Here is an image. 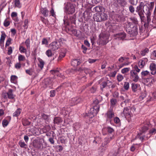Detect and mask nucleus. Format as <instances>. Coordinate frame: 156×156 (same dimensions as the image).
<instances>
[{"mask_svg": "<svg viewBox=\"0 0 156 156\" xmlns=\"http://www.w3.org/2000/svg\"><path fill=\"white\" fill-rule=\"evenodd\" d=\"M34 147L40 149H43L47 146L46 143L44 138H39L34 140L33 142Z\"/></svg>", "mask_w": 156, "mask_h": 156, "instance_id": "1", "label": "nucleus"}, {"mask_svg": "<svg viewBox=\"0 0 156 156\" xmlns=\"http://www.w3.org/2000/svg\"><path fill=\"white\" fill-rule=\"evenodd\" d=\"M76 5L70 2H67L64 5V12L67 14H72L75 12Z\"/></svg>", "mask_w": 156, "mask_h": 156, "instance_id": "2", "label": "nucleus"}, {"mask_svg": "<svg viewBox=\"0 0 156 156\" xmlns=\"http://www.w3.org/2000/svg\"><path fill=\"white\" fill-rule=\"evenodd\" d=\"M147 5H144L143 2H141L136 8V12L137 13L141 19L144 17V13L145 12V9Z\"/></svg>", "mask_w": 156, "mask_h": 156, "instance_id": "3", "label": "nucleus"}, {"mask_svg": "<svg viewBox=\"0 0 156 156\" xmlns=\"http://www.w3.org/2000/svg\"><path fill=\"white\" fill-rule=\"evenodd\" d=\"M108 16L105 12L96 13L94 16V19L95 21L101 22L107 20Z\"/></svg>", "mask_w": 156, "mask_h": 156, "instance_id": "4", "label": "nucleus"}, {"mask_svg": "<svg viewBox=\"0 0 156 156\" xmlns=\"http://www.w3.org/2000/svg\"><path fill=\"white\" fill-rule=\"evenodd\" d=\"M108 36L103 33H101L99 36V38L97 41V43L99 45L102 46L105 45L108 42Z\"/></svg>", "mask_w": 156, "mask_h": 156, "instance_id": "5", "label": "nucleus"}, {"mask_svg": "<svg viewBox=\"0 0 156 156\" xmlns=\"http://www.w3.org/2000/svg\"><path fill=\"white\" fill-rule=\"evenodd\" d=\"M99 109V105H96L93 106V107L91 108L90 110V112L88 116L90 118H92L95 115H96L98 113Z\"/></svg>", "mask_w": 156, "mask_h": 156, "instance_id": "6", "label": "nucleus"}, {"mask_svg": "<svg viewBox=\"0 0 156 156\" xmlns=\"http://www.w3.org/2000/svg\"><path fill=\"white\" fill-rule=\"evenodd\" d=\"M122 114L126 119L131 118L133 116L132 112L130 111V107L124 108Z\"/></svg>", "mask_w": 156, "mask_h": 156, "instance_id": "7", "label": "nucleus"}, {"mask_svg": "<svg viewBox=\"0 0 156 156\" xmlns=\"http://www.w3.org/2000/svg\"><path fill=\"white\" fill-rule=\"evenodd\" d=\"M130 79L134 82H137L139 79L138 73L134 70H131L130 72Z\"/></svg>", "mask_w": 156, "mask_h": 156, "instance_id": "8", "label": "nucleus"}, {"mask_svg": "<svg viewBox=\"0 0 156 156\" xmlns=\"http://www.w3.org/2000/svg\"><path fill=\"white\" fill-rule=\"evenodd\" d=\"M82 101V99L79 97L72 98L69 100V103L72 106L75 105Z\"/></svg>", "mask_w": 156, "mask_h": 156, "instance_id": "9", "label": "nucleus"}, {"mask_svg": "<svg viewBox=\"0 0 156 156\" xmlns=\"http://www.w3.org/2000/svg\"><path fill=\"white\" fill-rule=\"evenodd\" d=\"M61 46V44L59 42L54 41L51 43L49 45L50 48L52 51H55L59 48Z\"/></svg>", "mask_w": 156, "mask_h": 156, "instance_id": "10", "label": "nucleus"}, {"mask_svg": "<svg viewBox=\"0 0 156 156\" xmlns=\"http://www.w3.org/2000/svg\"><path fill=\"white\" fill-rule=\"evenodd\" d=\"M42 86L44 88L51 87L52 86L51 81L49 78L44 79L42 82Z\"/></svg>", "mask_w": 156, "mask_h": 156, "instance_id": "11", "label": "nucleus"}, {"mask_svg": "<svg viewBox=\"0 0 156 156\" xmlns=\"http://www.w3.org/2000/svg\"><path fill=\"white\" fill-rule=\"evenodd\" d=\"M126 34L124 32L116 34L114 35L115 39L119 40H123L126 37Z\"/></svg>", "mask_w": 156, "mask_h": 156, "instance_id": "12", "label": "nucleus"}, {"mask_svg": "<svg viewBox=\"0 0 156 156\" xmlns=\"http://www.w3.org/2000/svg\"><path fill=\"white\" fill-rule=\"evenodd\" d=\"M147 17V21L148 23L150 22L151 19V10L148 7L147 5L145 9V12Z\"/></svg>", "mask_w": 156, "mask_h": 156, "instance_id": "13", "label": "nucleus"}, {"mask_svg": "<svg viewBox=\"0 0 156 156\" xmlns=\"http://www.w3.org/2000/svg\"><path fill=\"white\" fill-rule=\"evenodd\" d=\"M113 137H106L105 139L104 142L102 144V146L103 147L102 149H104V150H106L107 148V147L106 146L109 143L110 141L113 139Z\"/></svg>", "mask_w": 156, "mask_h": 156, "instance_id": "14", "label": "nucleus"}, {"mask_svg": "<svg viewBox=\"0 0 156 156\" xmlns=\"http://www.w3.org/2000/svg\"><path fill=\"white\" fill-rule=\"evenodd\" d=\"M148 62V59L146 58H143L138 62V66L140 68H143Z\"/></svg>", "mask_w": 156, "mask_h": 156, "instance_id": "15", "label": "nucleus"}, {"mask_svg": "<svg viewBox=\"0 0 156 156\" xmlns=\"http://www.w3.org/2000/svg\"><path fill=\"white\" fill-rule=\"evenodd\" d=\"M128 33L132 36H136L138 34L137 27L136 26H133Z\"/></svg>", "mask_w": 156, "mask_h": 156, "instance_id": "16", "label": "nucleus"}, {"mask_svg": "<svg viewBox=\"0 0 156 156\" xmlns=\"http://www.w3.org/2000/svg\"><path fill=\"white\" fill-rule=\"evenodd\" d=\"M131 23L129 21H127L124 24V28L126 30V31L128 33L130 32V30L132 28L131 27Z\"/></svg>", "mask_w": 156, "mask_h": 156, "instance_id": "17", "label": "nucleus"}, {"mask_svg": "<svg viewBox=\"0 0 156 156\" xmlns=\"http://www.w3.org/2000/svg\"><path fill=\"white\" fill-rule=\"evenodd\" d=\"M149 68L151 71V73L152 75L156 74V65L155 63H151L150 65Z\"/></svg>", "mask_w": 156, "mask_h": 156, "instance_id": "18", "label": "nucleus"}, {"mask_svg": "<svg viewBox=\"0 0 156 156\" xmlns=\"http://www.w3.org/2000/svg\"><path fill=\"white\" fill-rule=\"evenodd\" d=\"M107 119H112L114 116V113L112 110H109L105 114Z\"/></svg>", "mask_w": 156, "mask_h": 156, "instance_id": "19", "label": "nucleus"}, {"mask_svg": "<svg viewBox=\"0 0 156 156\" xmlns=\"http://www.w3.org/2000/svg\"><path fill=\"white\" fill-rule=\"evenodd\" d=\"M132 88L133 91L134 92H136L139 90L140 87L139 84L132 83Z\"/></svg>", "mask_w": 156, "mask_h": 156, "instance_id": "20", "label": "nucleus"}, {"mask_svg": "<svg viewBox=\"0 0 156 156\" xmlns=\"http://www.w3.org/2000/svg\"><path fill=\"white\" fill-rule=\"evenodd\" d=\"M10 119L11 118L9 116L2 121V125L3 127H5L7 126Z\"/></svg>", "mask_w": 156, "mask_h": 156, "instance_id": "21", "label": "nucleus"}, {"mask_svg": "<svg viewBox=\"0 0 156 156\" xmlns=\"http://www.w3.org/2000/svg\"><path fill=\"white\" fill-rule=\"evenodd\" d=\"M94 9L96 12H105V8L100 6H96L94 8Z\"/></svg>", "mask_w": 156, "mask_h": 156, "instance_id": "22", "label": "nucleus"}, {"mask_svg": "<svg viewBox=\"0 0 156 156\" xmlns=\"http://www.w3.org/2000/svg\"><path fill=\"white\" fill-rule=\"evenodd\" d=\"M12 90L9 89L8 92L6 93V94L8 95V97L9 98L13 99L14 98L15 96L12 94Z\"/></svg>", "mask_w": 156, "mask_h": 156, "instance_id": "23", "label": "nucleus"}, {"mask_svg": "<svg viewBox=\"0 0 156 156\" xmlns=\"http://www.w3.org/2000/svg\"><path fill=\"white\" fill-rule=\"evenodd\" d=\"M80 62L78 59H74L71 62V65L73 66H76L79 65Z\"/></svg>", "mask_w": 156, "mask_h": 156, "instance_id": "24", "label": "nucleus"}, {"mask_svg": "<svg viewBox=\"0 0 156 156\" xmlns=\"http://www.w3.org/2000/svg\"><path fill=\"white\" fill-rule=\"evenodd\" d=\"M118 4L124 7L127 4V2L125 0H116Z\"/></svg>", "mask_w": 156, "mask_h": 156, "instance_id": "25", "label": "nucleus"}, {"mask_svg": "<svg viewBox=\"0 0 156 156\" xmlns=\"http://www.w3.org/2000/svg\"><path fill=\"white\" fill-rule=\"evenodd\" d=\"M104 78H102L99 80V83H101V89L106 87L107 85V83L106 82L103 81Z\"/></svg>", "mask_w": 156, "mask_h": 156, "instance_id": "26", "label": "nucleus"}, {"mask_svg": "<svg viewBox=\"0 0 156 156\" xmlns=\"http://www.w3.org/2000/svg\"><path fill=\"white\" fill-rule=\"evenodd\" d=\"M37 59L39 62V63L38 64V66L41 69H42L44 67V62L40 58H38Z\"/></svg>", "mask_w": 156, "mask_h": 156, "instance_id": "27", "label": "nucleus"}, {"mask_svg": "<svg viewBox=\"0 0 156 156\" xmlns=\"http://www.w3.org/2000/svg\"><path fill=\"white\" fill-rule=\"evenodd\" d=\"M117 102V100L115 98H112L110 100L111 107H114Z\"/></svg>", "mask_w": 156, "mask_h": 156, "instance_id": "28", "label": "nucleus"}, {"mask_svg": "<svg viewBox=\"0 0 156 156\" xmlns=\"http://www.w3.org/2000/svg\"><path fill=\"white\" fill-rule=\"evenodd\" d=\"M22 111L21 109L18 108L14 112L13 114V117H18Z\"/></svg>", "mask_w": 156, "mask_h": 156, "instance_id": "29", "label": "nucleus"}, {"mask_svg": "<svg viewBox=\"0 0 156 156\" xmlns=\"http://www.w3.org/2000/svg\"><path fill=\"white\" fill-rule=\"evenodd\" d=\"M17 77L15 75H12L11 76L10 81L11 83H17Z\"/></svg>", "mask_w": 156, "mask_h": 156, "instance_id": "30", "label": "nucleus"}, {"mask_svg": "<svg viewBox=\"0 0 156 156\" xmlns=\"http://www.w3.org/2000/svg\"><path fill=\"white\" fill-rule=\"evenodd\" d=\"M41 11L44 16H47L48 15V11L46 8H42Z\"/></svg>", "mask_w": 156, "mask_h": 156, "instance_id": "31", "label": "nucleus"}, {"mask_svg": "<svg viewBox=\"0 0 156 156\" xmlns=\"http://www.w3.org/2000/svg\"><path fill=\"white\" fill-rule=\"evenodd\" d=\"M50 129V126L49 125H47L44 126L41 129L42 133H44L48 131Z\"/></svg>", "mask_w": 156, "mask_h": 156, "instance_id": "32", "label": "nucleus"}, {"mask_svg": "<svg viewBox=\"0 0 156 156\" xmlns=\"http://www.w3.org/2000/svg\"><path fill=\"white\" fill-rule=\"evenodd\" d=\"M19 50L21 53H25L26 54V49L21 45H20Z\"/></svg>", "mask_w": 156, "mask_h": 156, "instance_id": "33", "label": "nucleus"}, {"mask_svg": "<svg viewBox=\"0 0 156 156\" xmlns=\"http://www.w3.org/2000/svg\"><path fill=\"white\" fill-rule=\"evenodd\" d=\"M51 73L57 76H60V74L59 73V70L58 69H55L51 70Z\"/></svg>", "mask_w": 156, "mask_h": 156, "instance_id": "34", "label": "nucleus"}, {"mask_svg": "<svg viewBox=\"0 0 156 156\" xmlns=\"http://www.w3.org/2000/svg\"><path fill=\"white\" fill-rule=\"evenodd\" d=\"M129 59V57H121L119 59L118 61L120 62H122L124 61H127V60Z\"/></svg>", "mask_w": 156, "mask_h": 156, "instance_id": "35", "label": "nucleus"}, {"mask_svg": "<svg viewBox=\"0 0 156 156\" xmlns=\"http://www.w3.org/2000/svg\"><path fill=\"white\" fill-rule=\"evenodd\" d=\"M45 54L48 57H51L53 55L51 49H49L46 51Z\"/></svg>", "mask_w": 156, "mask_h": 156, "instance_id": "36", "label": "nucleus"}, {"mask_svg": "<svg viewBox=\"0 0 156 156\" xmlns=\"http://www.w3.org/2000/svg\"><path fill=\"white\" fill-rule=\"evenodd\" d=\"M88 2L90 4H97L99 3L102 0H88Z\"/></svg>", "mask_w": 156, "mask_h": 156, "instance_id": "37", "label": "nucleus"}, {"mask_svg": "<svg viewBox=\"0 0 156 156\" xmlns=\"http://www.w3.org/2000/svg\"><path fill=\"white\" fill-rule=\"evenodd\" d=\"M54 121L55 123L59 124L60 123L62 122V120L60 118L58 117H56L55 118Z\"/></svg>", "mask_w": 156, "mask_h": 156, "instance_id": "38", "label": "nucleus"}, {"mask_svg": "<svg viewBox=\"0 0 156 156\" xmlns=\"http://www.w3.org/2000/svg\"><path fill=\"white\" fill-rule=\"evenodd\" d=\"M118 70L119 69H118L117 70L114 71H112L108 74V76L110 77H114L115 76V75L116 74Z\"/></svg>", "mask_w": 156, "mask_h": 156, "instance_id": "39", "label": "nucleus"}, {"mask_svg": "<svg viewBox=\"0 0 156 156\" xmlns=\"http://www.w3.org/2000/svg\"><path fill=\"white\" fill-rule=\"evenodd\" d=\"M25 44L26 46L27 49H29L30 48V41L29 38H28L26 40Z\"/></svg>", "mask_w": 156, "mask_h": 156, "instance_id": "40", "label": "nucleus"}, {"mask_svg": "<svg viewBox=\"0 0 156 156\" xmlns=\"http://www.w3.org/2000/svg\"><path fill=\"white\" fill-rule=\"evenodd\" d=\"M14 3L15 7L18 8H20L21 7L20 0H15Z\"/></svg>", "mask_w": 156, "mask_h": 156, "instance_id": "41", "label": "nucleus"}, {"mask_svg": "<svg viewBox=\"0 0 156 156\" xmlns=\"http://www.w3.org/2000/svg\"><path fill=\"white\" fill-rule=\"evenodd\" d=\"M149 72L147 70L143 71L141 73L142 77L143 78L144 76H147L148 75H149Z\"/></svg>", "mask_w": 156, "mask_h": 156, "instance_id": "42", "label": "nucleus"}, {"mask_svg": "<svg viewBox=\"0 0 156 156\" xmlns=\"http://www.w3.org/2000/svg\"><path fill=\"white\" fill-rule=\"evenodd\" d=\"M19 144L22 148H26L27 146V145L24 142L22 141H19Z\"/></svg>", "mask_w": 156, "mask_h": 156, "instance_id": "43", "label": "nucleus"}, {"mask_svg": "<svg viewBox=\"0 0 156 156\" xmlns=\"http://www.w3.org/2000/svg\"><path fill=\"white\" fill-rule=\"evenodd\" d=\"M138 0H129V3L133 5H136L138 3Z\"/></svg>", "mask_w": 156, "mask_h": 156, "instance_id": "44", "label": "nucleus"}, {"mask_svg": "<svg viewBox=\"0 0 156 156\" xmlns=\"http://www.w3.org/2000/svg\"><path fill=\"white\" fill-rule=\"evenodd\" d=\"M148 52L149 49L146 48L141 51L140 54L144 56Z\"/></svg>", "mask_w": 156, "mask_h": 156, "instance_id": "45", "label": "nucleus"}, {"mask_svg": "<svg viewBox=\"0 0 156 156\" xmlns=\"http://www.w3.org/2000/svg\"><path fill=\"white\" fill-rule=\"evenodd\" d=\"M18 59L19 61H22L25 60L26 58L24 56L21 55H19L18 56Z\"/></svg>", "mask_w": 156, "mask_h": 156, "instance_id": "46", "label": "nucleus"}, {"mask_svg": "<svg viewBox=\"0 0 156 156\" xmlns=\"http://www.w3.org/2000/svg\"><path fill=\"white\" fill-rule=\"evenodd\" d=\"M117 78L118 81L119 82L121 81L124 78L123 76L119 74H118Z\"/></svg>", "mask_w": 156, "mask_h": 156, "instance_id": "47", "label": "nucleus"}, {"mask_svg": "<svg viewBox=\"0 0 156 156\" xmlns=\"http://www.w3.org/2000/svg\"><path fill=\"white\" fill-rule=\"evenodd\" d=\"M129 83L128 82H125L124 84L123 87L125 90H127L129 89Z\"/></svg>", "mask_w": 156, "mask_h": 156, "instance_id": "48", "label": "nucleus"}, {"mask_svg": "<svg viewBox=\"0 0 156 156\" xmlns=\"http://www.w3.org/2000/svg\"><path fill=\"white\" fill-rule=\"evenodd\" d=\"M130 20L134 24H138V21L136 18L134 17H131L130 18Z\"/></svg>", "mask_w": 156, "mask_h": 156, "instance_id": "49", "label": "nucleus"}, {"mask_svg": "<svg viewBox=\"0 0 156 156\" xmlns=\"http://www.w3.org/2000/svg\"><path fill=\"white\" fill-rule=\"evenodd\" d=\"M6 36V35L5 33L3 32H2V34L1 35L0 40L4 41Z\"/></svg>", "mask_w": 156, "mask_h": 156, "instance_id": "50", "label": "nucleus"}, {"mask_svg": "<svg viewBox=\"0 0 156 156\" xmlns=\"http://www.w3.org/2000/svg\"><path fill=\"white\" fill-rule=\"evenodd\" d=\"M24 24L23 26L25 29H27L28 27V21L27 19H26L24 21Z\"/></svg>", "mask_w": 156, "mask_h": 156, "instance_id": "51", "label": "nucleus"}, {"mask_svg": "<svg viewBox=\"0 0 156 156\" xmlns=\"http://www.w3.org/2000/svg\"><path fill=\"white\" fill-rule=\"evenodd\" d=\"M129 68H125L121 70V73L123 74H124L128 72L129 70Z\"/></svg>", "mask_w": 156, "mask_h": 156, "instance_id": "52", "label": "nucleus"}, {"mask_svg": "<svg viewBox=\"0 0 156 156\" xmlns=\"http://www.w3.org/2000/svg\"><path fill=\"white\" fill-rule=\"evenodd\" d=\"M130 63V62H125L119 65V68L118 69H119L122 68L124 66H127V65H129Z\"/></svg>", "mask_w": 156, "mask_h": 156, "instance_id": "53", "label": "nucleus"}, {"mask_svg": "<svg viewBox=\"0 0 156 156\" xmlns=\"http://www.w3.org/2000/svg\"><path fill=\"white\" fill-rule=\"evenodd\" d=\"M129 11L132 13H133L135 11L134 8L132 5L129 6Z\"/></svg>", "mask_w": 156, "mask_h": 156, "instance_id": "54", "label": "nucleus"}, {"mask_svg": "<svg viewBox=\"0 0 156 156\" xmlns=\"http://www.w3.org/2000/svg\"><path fill=\"white\" fill-rule=\"evenodd\" d=\"M33 72V70L31 69H27L26 70V73L30 76L32 75Z\"/></svg>", "mask_w": 156, "mask_h": 156, "instance_id": "55", "label": "nucleus"}, {"mask_svg": "<svg viewBox=\"0 0 156 156\" xmlns=\"http://www.w3.org/2000/svg\"><path fill=\"white\" fill-rule=\"evenodd\" d=\"M134 69H133L132 70H134L135 72H136L137 73L140 72V69L137 66H135L134 67Z\"/></svg>", "mask_w": 156, "mask_h": 156, "instance_id": "56", "label": "nucleus"}, {"mask_svg": "<svg viewBox=\"0 0 156 156\" xmlns=\"http://www.w3.org/2000/svg\"><path fill=\"white\" fill-rule=\"evenodd\" d=\"M42 117L44 119L48 122L49 117L48 115L44 114L42 115Z\"/></svg>", "mask_w": 156, "mask_h": 156, "instance_id": "57", "label": "nucleus"}, {"mask_svg": "<svg viewBox=\"0 0 156 156\" xmlns=\"http://www.w3.org/2000/svg\"><path fill=\"white\" fill-rule=\"evenodd\" d=\"M106 129L108 132L110 133H112L114 131V129L110 127H107Z\"/></svg>", "mask_w": 156, "mask_h": 156, "instance_id": "58", "label": "nucleus"}, {"mask_svg": "<svg viewBox=\"0 0 156 156\" xmlns=\"http://www.w3.org/2000/svg\"><path fill=\"white\" fill-rule=\"evenodd\" d=\"M12 39L10 38H9L7 40L5 44V47L9 46L11 44Z\"/></svg>", "mask_w": 156, "mask_h": 156, "instance_id": "59", "label": "nucleus"}, {"mask_svg": "<svg viewBox=\"0 0 156 156\" xmlns=\"http://www.w3.org/2000/svg\"><path fill=\"white\" fill-rule=\"evenodd\" d=\"M148 129V127L147 126H144L142 128V133L145 132Z\"/></svg>", "mask_w": 156, "mask_h": 156, "instance_id": "60", "label": "nucleus"}, {"mask_svg": "<svg viewBox=\"0 0 156 156\" xmlns=\"http://www.w3.org/2000/svg\"><path fill=\"white\" fill-rule=\"evenodd\" d=\"M21 66V63L20 62L17 63L15 65V68L17 69H19Z\"/></svg>", "mask_w": 156, "mask_h": 156, "instance_id": "61", "label": "nucleus"}, {"mask_svg": "<svg viewBox=\"0 0 156 156\" xmlns=\"http://www.w3.org/2000/svg\"><path fill=\"white\" fill-rule=\"evenodd\" d=\"M48 42L47 39L45 38L43 39L42 41V44L48 45Z\"/></svg>", "mask_w": 156, "mask_h": 156, "instance_id": "62", "label": "nucleus"}, {"mask_svg": "<svg viewBox=\"0 0 156 156\" xmlns=\"http://www.w3.org/2000/svg\"><path fill=\"white\" fill-rule=\"evenodd\" d=\"M10 23V21L8 20H5L4 23V24L5 27H7L8 26Z\"/></svg>", "mask_w": 156, "mask_h": 156, "instance_id": "63", "label": "nucleus"}, {"mask_svg": "<svg viewBox=\"0 0 156 156\" xmlns=\"http://www.w3.org/2000/svg\"><path fill=\"white\" fill-rule=\"evenodd\" d=\"M114 122L116 124H119L120 123V120L118 117H116L114 119Z\"/></svg>", "mask_w": 156, "mask_h": 156, "instance_id": "64", "label": "nucleus"}]
</instances>
